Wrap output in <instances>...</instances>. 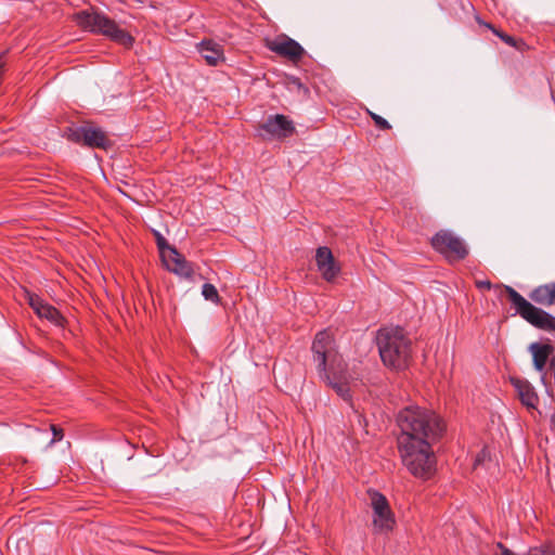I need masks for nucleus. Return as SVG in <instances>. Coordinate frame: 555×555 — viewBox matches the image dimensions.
<instances>
[{"mask_svg": "<svg viewBox=\"0 0 555 555\" xmlns=\"http://www.w3.org/2000/svg\"><path fill=\"white\" fill-rule=\"evenodd\" d=\"M83 145L91 149L107 150L112 143L102 129L87 125Z\"/></svg>", "mask_w": 555, "mask_h": 555, "instance_id": "4468645a", "label": "nucleus"}, {"mask_svg": "<svg viewBox=\"0 0 555 555\" xmlns=\"http://www.w3.org/2000/svg\"><path fill=\"white\" fill-rule=\"evenodd\" d=\"M433 248L449 262L461 261L468 255L465 242L449 230L438 231L430 240Z\"/></svg>", "mask_w": 555, "mask_h": 555, "instance_id": "423d86ee", "label": "nucleus"}, {"mask_svg": "<svg viewBox=\"0 0 555 555\" xmlns=\"http://www.w3.org/2000/svg\"><path fill=\"white\" fill-rule=\"evenodd\" d=\"M527 555H555V545L547 544L539 547H532Z\"/></svg>", "mask_w": 555, "mask_h": 555, "instance_id": "5701e85b", "label": "nucleus"}, {"mask_svg": "<svg viewBox=\"0 0 555 555\" xmlns=\"http://www.w3.org/2000/svg\"><path fill=\"white\" fill-rule=\"evenodd\" d=\"M202 295L206 300H209L214 304H219L221 298L215 285L210 283H205L202 287Z\"/></svg>", "mask_w": 555, "mask_h": 555, "instance_id": "412c9836", "label": "nucleus"}, {"mask_svg": "<svg viewBox=\"0 0 555 555\" xmlns=\"http://www.w3.org/2000/svg\"><path fill=\"white\" fill-rule=\"evenodd\" d=\"M476 286H477V288H479V289H481V291H482V289H487V291H489V289H491L492 284H491V282H490V281H488V280H485V281H476Z\"/></svg>", "mask_w": 555, "mask_h": 555, "instance_id": "bb28decb", "label": "nucleus"}, {"mask_svg": "<svg viewBox=\"0 0 555 555\" xmlns=\"http://www.w3.org/2000/svg\"><path fill=\"white\" fill-rule=\"evenodd\" d=\"M288 88L291 90H296L302 96H309L310 90L307 86H305L301 80L297 77H292L288 80Z\"/></svg>", "mask_w": 555, "mask_h": 555, "instance_id": "4be33fe9", "label": "nucleus"}, {"mask_svg": "<svg viewBox=\"0 0 555 555\" xmlns=\"http://www.w3.org/2000/svg\"><path fill=\"white\" fill-rule=\"evenodd\" d=\"M155 241L157 248L159 250L162 260L166 259L168 254H170V249L175 248L173 246L169 245L167 240L157 231L154 232Z\"/></svg>", "mask_w": 555, "mask_h": 555, "instance_id": "aec40b11", "label": "nucleus"}, {"mask_svg": "<svg viewBox=\"0 0 555 555\" xmlns=\"http://www.w3.org/2000/svg\"><path fill=\"white\" fill-rule=\"evenodd\" d=\"M529 297L531 300L542 306L555 305V282L533 288Z\"/></svg>", "mask_w": 555, "mask_h": 555, "instance_id": "f3484780", "label": "nucleus"}, {"mask_svg": "<svg viewBox=\"0 0 555 555\" xmlns=\"http://www.w3.org/2000/svg\"><path fill=\"white\" fill-rule=\"evenodd\" d=\"M259 129L263 131L268 138L279 140L286 139L295 132L293 120L282 114L270 115L259 125Z\"/></svg>", "mask_w": 555, "mask_h": 555, "instance_id": "1a4fd4ad", "label": "nucleus"}, {"mask_svg": "<svg viewBox=\"0 0 555 555\" xmlns=\"http://www.w3.org/2000/svg\"><path fill=\"white\" fill-rule=\"evenodd\" d=\"M52 433H53V438L52 440L50 441V443H54L56 441H61L64 437V433H63V429L57 427L56 425H51L50 426Z\"/></svg>", "mask_w": 555, "mask_h": 555, "instance_id": "393cba45", "label": "nucleus"}, {"mask_svg": "<svg viewBox=\"0 0 555 555\" xmlns=\"http://www.w3.org/2000/svg\"><path fill=\"white\" fill-rule=\"evenodd\" d=\"M264 46L271 52L287 59L293 63H298L306 54L305 49L296 40L284 34L279 35L273 39H266Z\"/></svg>", "mask_w": 555, "mask_h": 555, "instance_id": "6e6552de", "label": "nucleus"}, {"mask_svg": "<svg viewBox=\"0 0 555 555\" xmlns=\"http://www.w3.org/2000/svg\"><path fill=\"white\" fill-rule=\"evenodd\" d=\"M166 269L176 275L193 281L194 268L193 263L188 261L185 257L180 254L177 248L170 249V254L163 260Z\"/></svg>", "mask_w": 555, "mask_h": 555, "instance_id": "f8f14e48", "label": "nucleus"}, {"mask_svg": "<svg viewBox=\"0 0 555 555\" xmlns=\"http://www.w3.org/2000/svg\"><path fill=\"white\" fill-rule=\"evenodd\" d=\"M495 555H515L511 550L505 547L502 543L496 544Z\"/></svg>", "mask_w": 555, "mask_h": 555, "instance_id": "a878e982", "label": "nucleus"}, {"mask_svg": "<svg viewBox=\"0 0 555 555\" xmlns=\"http://www.w3.org/2000/svg\"><path fill=\"white\" fill-rule=\"evenodd\" d=\"M312 361L320 378L345 401H351L347 363L336 349L328 330L317 333L312 346Z\"/></svg>", "mask_w": 555, "mask_h": 555, "instance_id": "f03ea898", "label": "nucleus"}, {"mask_svg": "<svg viewBox=\"0 0 555 555\" xmlns=\"http://www.w3.org/2000/svg\"><path fill=\"white\" fill-rule=\"evenodd\" d=\"M398 450L405 468L414 477L426 480L436 470V455L433 443L446 430L441 417L431 410L408 406L398 415Z\"/></svg>", "mask_w": 555, "mask_h": 555, "instance_id": "f257e3e1", "label": "nucleus"}, {"mask_svg": "<svg viewBox=\"0 0 555 555\" xmlns=\"http://www.w3.org/2000/svg\"><path fill=\"white\" fill-rule=\"evenodd\" d=\"M367 114L370 115V117L373 119L375 126L380 129V130H389L391 129V126L390 124L385 119L383 118L382 116L371 112V111H367Z\"/></svg>", "mask_w": 555, "mask_h": 555, "instance_id": "b1692460", "label": "nucleus"}, {"mask_svg": "<svg viewBox=\"0 0 555 555\" xmlns=\"http://www.w3.org/2000/svg\"><path fill=\"white\" fill-rule=\"evenodd\" d=\"M529 350L531 351L533 357L534 369L539 372H542L545 367V364L550 356L554 351V347L551 344L532 343L529 346Z\"/></svg>", "mask_w": 555, "mask_h": 555, "instance_id": "dca6fc26", "label": "nucleus"}, {"mask_svg": "<svg viewBox=\"0 0 555 555\" xmlns=\"http://www.w3.org/2000/svg\"><path fill=\"white\" fill-rule=\"evenodd\" d=\"M483 25L491 29L492 33L498 36L503 42H505L506 44L511 46V47H514L516 48L517 50H521L522 47L525 46V42L521 41V40H517L515 39L514 37L507 35L506 33L495 28L493 25L489 24V23H483Z\"/></svg>", "mask_w": 555, "mask_h": 555, "instance_id": "a211bd4d", "label": "nucleus"}, {"mask_svg": "<svg viewBox=\"0 0 555 555\" xmlns=\"http://www.w3.org/2000/svg\"><path fill=\"white\" fill-rule=\"evenodd\" d=\"M197 49L206 63L210 66L217 65L223 55L222 47L212 40H203L198 43Z\"/></svg>", "mask_w": 555, "mask_h": 555, "instance_id": "2eb2a0df", "label": "nucleus"}, {"mask_svg": "<svg viewBox=\"0 0 555 555\" xmlns=\"http://www.w3.org/2000/svg\"><path fill=\"white\" fill-rule=\"evenodd\" d=\"M74 21L83 30L102 35L111 41L130 49L134 43V37L102 12L82 10L74 15Z\"/></svg>", "mask_w": 555, "mask_h": 555, "instance_id": "20e7f679", "label": "nucleus"}, {"mask_svg": "<svg viewBox=\"0 0 555 555\" xmlns=\"http://www.w3.org/2000/svg\"><path fill=\"white\" fill-rule=\"evenodd\" d=\"M26 298L28 305L39 318L47 319L56 326H63L65 319L55 307L47 304L41 297L30 292H26Z\"/></svg>", "mask_w": 555, "mask_h": 555, "instance_id": "9d476101", "label": "nucleus"}, {"mask_svg": "<svg viewBox=\"0 0 555 555\" xmlns=\"http://www.w3.org/2000/svg\"><path fill=\"white\" fill-rule=\"evenodd\" d=\"M315 262L318 270L325 281L333 282L338 276L340 267L328 247L322 246L317 249Z\"/></svg>", "mask_w": 555, "mask_h": 555, "instance_id": "9b49d317", "label": "nucleus"}, {"mask_svg": "<svg viewBox=\"0 0 555 555\" xmlns=\"http://www.w3.org/2000/svg\"><path fill=\"white\" fill-rule=\"evenodd\" d=\"M505 293L511 301L515 312L532 326L543 330L555 332V317L548 312L533 306L525 297H522L512 286L504 285L501 288V294Z\"/></svg>", "mask_w": 555, "mask_h": 555, "instance_id": "39448f33", "label": "nucleus"}, {"mask_svg": "<svg viewBox=\"0 0 555 555\" xmlns=\"http://www.w3.org/2000/svg\"><path fill=\"white\" fill-rule=\"evenodd\" d=\"M376 343L383 363L396 371L404 370L411 358V340L402 327H385L377 332Z\"/></svg>", "mask_w": 555, "mask_h": 555, "instance_id": "7ed1b4c3", "label": "nucleus"}, {"mask_svg": "<svg viewBox=\"0 0 555 555\" xmlns=\"http://www.w3.org/2000/svg\"><path fill=\"white\" fill-rule=\"evenodd\" d=\"M86 126H80L76 128H68L66 130V138L74 143L83 144L85 134H86Z\"/></svg>", "mask_w": 555, "mask_h": 555, "instance_id": "6ab92c4d", "label": "nucleus"}, {"mask_svg": "<svg viewBox=\"0 0 555 555\" xmlns=\"http://www.w3.org/2000/svg\"><path fill=\"white\" fill-rule=\"evenodd\" d=\"M371 506L374 512L373 525L378 531H389L395 526V516L388 500L378 491H369Z\"/></svg>", "mask_w": 555, "mask_h": 555, "instance_id": "0eeeda50", "label": "nucleus"}, {"mask_svg": "<svg viewBox=\"0 0 555 555\" xmlns=\"http://www.w3.org/2000/svg\"><path fill=\"white\" fill-rule=\"evenodd\" d=\"M511 383L515 387L521 403L529 409H535L539 403V397L532 385L527 379L517 377H511Z\"/></svg>", "mask_w": 555, "mask_h": 555, "instance_id": "ddd939ff", "label": "nucleus"}]
</instances>
